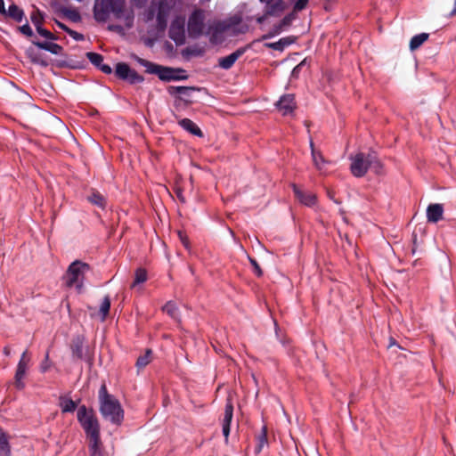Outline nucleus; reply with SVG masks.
Listing matches in <instances>:
<instances>
[{"mask_svg": "<svg viewBox=\"0 0 456 456\" xmlns=\"http://www.w3.org/2000/svg\"><path fill=\"white\" fill-rule=\"evenodd\" d=\"M250 48V45H248L243 47L238 48L236 51L232 53L231 54L221 57L218 60V65L221 69L228 70L230 69L236 61L240 58L248 49Z\"/></svg>", "mask_w": 456, "mask_h": 456, "instance_id": "9b49d317", "label": "nucleus"}, {"mask_svg": "<svg viewBox=\"0 0 456 456\" xmlns=\"http://www.w3.org/2000/svg\"><path fill=\"white\" fill-rule=\"evenodd\" d=\"M30 20H31L32 23L36 26V28L37 29V26H41V24L44 20V18H43L42 13L40 12V11L38 9H37L36 11H34L31 13Z\"/></svg>", "mask_w": 456, "mask_h": 456, "instance_id": "a19ab883", "label": "nucleus"}, {"mask_svg": "<svg viewBox=\"0 0 456 456\" xmlns=\"http://www.w3.org/2000/svg\"><path fill=\"white\" fill-rule=\"evenodd\" d=\"M444 207L439 203L428 205L427 208V219L429 223H437L443 219Z\"/></svg>", "mask_w": 456, "mask_h": 456, "instance_id": "f3484780", "label": "nucleus"}, {"mask_svg": "<svg viewBox=\"0 0 456 456\" xmlns=\"http://www.w3.org/2000/svg\"><path fill=\"white\" fill-rule=\"evenodd\" d=\"M163 312L168 314L171 318L177 320L179 318V310L177 305L172 302H167L163 307Z\"/></svg>", "mask_w": 456, "mask_h": 456, "instance_id": "f704fd0d", "label": "nucleus"}, {"mask_svg": "<svg viewBox=\"0 0 456 456\" xmlns=\"http://www.w3.org/2000/svg\"><path fill=\"white\" fill-rule=\"evenodd\" d=\"M55 23L56 25L62 30H64L65 32H68L69 28H68L65 24L58 21V20H55Z\"/></svg>", "mask_w": 456, "mask_h": 456, "instance_id": "bf43d9fd", "label": "nucleus"}, {"mask_svg": "<svg viewBox=\"0 0 456 456\" xmlns=\"http://www.w3.org/2000/svg\"><path fill=\"white\" fill-rule=\"evenodd\" d=\"M204 28V13L200 9L195 10L188 20V33L190 37L198 38Z\"/></svg>", "mask_w": 456, "mask_h": 456, "instance_id": "423d86ee", "label": "nucleus"}, {"mask_svg": "<svg viewBox=\"0 0 456 456\" xmlns=\"http://www.w3.org/2000/svg\"><path fill=\"white\" fill-rule=\"evenodd\" d=\"M307 4L308 0H297L294 4L293 12L297 13V12L304 10Z\"/></svg>", "mask_w": 456, "mask_h": 456, "instance_id": "09e8293b", "label": "nucleus"}, {"mask_svg": "<svg viewBox=\"0 0 456 456\" xmlns=\"http://www.w3.org/2000/svg\"><path fill=\"white\" fill-rule=\"evenodd\" d=\"M99 411L102 419L113 425L120 426L124 420V410L119 401L109 394L106 385L103 383L99 389Z\"/></svg>", "mask_w": 456, "mask_h": 456, "instance_id": "f257e3e1", "label": "nucleus"}, {"mask_svg": "<svg viewBox=\"0 0 456 456\" xmlns=\"http://www.w3.org/2000/svg\"><path fill=\"white\" fill-rule=\"evenodd\" d=\"M229 24V28L231 30H232L233 35L239 34V33H245L247 30V26H243L240 28H236L238 25L241 22V17L235 15L231 17L230 19L225 20Z\"/></svg>", "mask_w": 456, "mask_h": 456, "instance_id": "393cba45", "label": "nucleus"}, {"mask_svg": "<svg viewBox=\"0 0 456 456\" xmlns=\"http://www.w3.org/2000/svg\"><path fill=\"white\" fill-rule=\"evenodd\" d=\"M90 270V265L86 263L76 260L72 262L64 276L65 284L69 288L76 287L80 290L83 287V279L86 272Z\"/></svg>", "mask_w": 456, "mask_h": 456, "instance_id": "20e7f679", "label": "nucleus"}, {"mask_svg": "<svg viewBox=\"0 0 456 456\" xmlns=\"http://www.w3.org/2000/svg\"><path fill=\"white\" fill-rule=\"evenodd\" d=\"M152 351L151 349H147L142 355H140L137 358L135 366L140 370L146 367L152 360Z\"/></svg>", "mask_w": 456, "mask_h": 456, "instance_id": "2f4dec72", "label": "nucleus"}, {"mask_svg": "<svg viewBox=\"0 0 456 456\" xmlns=\"http://www.w3.org/2000/svg\"><path fill=\"white\" fill-rule=\"evenodd\" d=\"M29 361L30 358L28 356V351L26 350L21 354L14 376V386L17 389H23L25 387V384L22 380L25 378Z\"/></svg>", "mask_w": 456, "mask_h": 456, "instance_id": "1a4fd4ad", "label": "nucleus"}, {"mask_svg": "<svg viewBox=\"0 0 456 456\" xmlns=\"http://www.w3.org/2000/svg\"><path fill=\"white\" fill-rule=\"evenodd\" d=\"M351 160L350 170L355 177H362L369 168L376 174L381 173L382 164L375 153L365 154L359 152L354 157H352Z\"/></svg>", "mask_w": 456, "mask_h": 456, "instance_id": "f03ea898", "label": "nucleus"}, {"mask_svg": "<svg viewBox=\"0 0 456 456\" xmlns=\"http://www.w3.org/2000/svg\"><path fill=\"white\" fill-rule=\"evenodd\" d=\"M101 71H102L103 73L105 74H111L112 73V69L110 65H107V64H102L99 68H98Z\"/></svg>", "mask_w": 456, "mask_h": 456, "instance_id": "6e6d98bb", "label": "nucleus"}, {"mask_svg": "<svg viewBox=\"0 0 456 456\" xmlns=\"http://www.w3.org/2000/svg\"><path fill=\"white\" fill-rule=\"evenodd\" d=\"M11 450L6 433L0 428V456H10Z\"/></svg>", "mask_w": 456, "mask_h": 456, "instance_id": "a878e982", "label": "nucleus"}, {"mask_svg": "<svg viewBox=\"0 0 456 456\" xmlns=\"http://www.w3.org/2000/svg\"><path fill=\"white\" fill-rule=\"evenodd\" d=\"M77 404L70 398L61 397V407L62 412H73Z\"/></svg>", "mask_w": 456, "mask_h": 456, "instance_id": "c9c22d12", "label": "nucleus"}, {"mask_svg": "<svg viewBox=\"0 0 456 456\" xmlns=\"http://www.w3.org/2000/svg\"><path fill=\"white\" fill-rule=\"evenodd\" d=\"M3 352L6 356H9L11 354V348L9 346H4Z\"/></svg>", "mask_w": 456, "mask_h": 456, "instance_id": "e2e57ef3", "label": "nucleus"}, {"mask_svg": "<svg viewBox=\"0 0 456 456\" xmlns=\"http://www.w3.org/2000/svg\"><path fill=\"white\" fill-rule=\"evenodd\" d=\"M201 90L202 88L195 86H170L167 87V92L170 95L177 96L178 100L183 102L187 106L194 102L192 94Z\"/></svg>", "mask_w": 456, "mask_h": 456, "instance_id": "0eeeda50", "label": "nucleus"}, {"mask_svg": "<svg viewBox=\"0 0 456 456\" xmlns=\"http://www.w3.org/2000/svg\"><path fill=\"white\" fill-rule=\"evenodd\" d=\"M167 12L160 8L157 14V28L159 31H165L167 26Z\"/></svg>", "mask_w": 456, "mask_h": 456, "instance_id": "7c9ffc66", "label": "nucleus"}, {"mask_svg": "<svg viewBox=\"0 0 456 456\" xmlns=\"http://www.w3.org/2000/svg\"><path fill=\"white\" fill-rule=\"evenodd\" d=\"M262 4H271L272 2H274L275 0H259Z\"/></svg>", "mask_w": 456, "mask_h": 456, "instance_id": "69168bd1", "label": "nucleus"}, {"mask_svg": "<svg viewBox=\"0 0 456 456\" xmlns=\"http://www.w3.org/2000/svg\"><path fill=\"white\" fill-rule=\"evenodd\" d=\"M249 262L253 266L254 273L257 277H261L263 275V271L258 265L257 261L255 258L249 257Z\"/></svg>", "mask_w": 456, "mask_h": 456, "instance_id": "de8ad7c7", "label": "nucleus"}, {"mask_svg": "<svg viewBox=\"0 0 456 456\" xmlns=\"http://www.w3.org/2000/svg\"><path fill=\"white\" fill-rule=\"evenodd\" d=\"M169 37L176 45H183L185 43L184 19L176 17L170 25L168 31Z\"/></svg>", "mask_w": 456, "mask_h": 456, "instance_id": "6e6552de", "label": "nucleus"}, {"mask_svg": "<svg viewBox=\"0 0 456 456\" xmlns=\"http://www.w3.org/2000/svg\"><path fill=\"white\" fill-rule=\"evenodd\" d=\"M305 64H306V59H304L300 63H298V65H301V68L305 66Z\"/></svg>", "mask_w": 456, "mask_h": 456, "instance_id": "338daca9", "label": "nucleus"}, {"mask_svg": "<svg viewBox=\"0 0 456 456\" xmlns=\"http://www.w3.org/2000/svg\"><path fill=\"white\" fill-rule=\"evenodd\" d=\"M110 309V296H105L101 303L100 308H99V315L101 318V321L104 322L106 318L109 315Z\"/></svg>", "mask_w": 456, "mask_h": 456, "instance_id": "c756f323", "label": "nucleus"}, {"mask_svg": "<svg viewBox=\"0 0 456 456\" xmlns=\"http://www.w3.org/2000/svg\"><path fill=\"white\" fill-rule=\"evenodd\" d=\"M0 13L1 14H6V9H5V6H4V0H0Z\"/></svg>", "mask_w": 456, "mask_h": 456, "instance_id": "680f3d73", "label": "nucleus"}, {"mask_svg": "<svg viewBox=\"0 0 456 456\" xmlns=\"http://www.w3.org/2000/svg\"><path fill=\"white\" fill-rule=\"evenodd\" d=\"M33 45L37 46L40 49L45 50L47 52H50L53 54H61L62 53V46L52 42H41V41H32Z\"/></svg>", "mask_w": 456, "mask_h": 456, "instance_id": "4be33fe9", "label": "nucleus"}, {"mask_svg": "<svg viewBox=\"0 0 456 456\" xmlns=\"http://www.w3.org/2000/svg\"><path fill=\"white\" fill-rule=\"evenodd\" d=\"M63 14L72 21H78L80 20V14L77 10L74 9H62Z\"/></svg>", "mask_w": 456, "mask_h": 456, "instance_id": "ea45409f", "label": "nucleus"}, {"mask_svg": "<svg viewBox=\"0 0 456 456\" xmlns=\"http://www.w3.org/2000/svg\"><path fill=\"white\" fill-rule=\"evenodd\" d=\"M302 68H301V65H297L293 70H292V76L293 77H297L299 72L301 71Z\"/></svg>", "mask_w": 456, "mask_h": 456, "instance_id": "13d9d810", "label": "nucleus"}, {"mask_svg": "<svg viewBox=\"0 0 456 456\" xmlns=\"http://www.w3.org/2000/svg\"><path fill=\"white\" fill-rule=\"evenodd\" d=\"M178 236H179V239H180L181 242L183 243V245L186 248H189V240H188V237L186 236V234H184L183 232L179 231Z\"/></svg>", "mask_w": 456, "mask_h": 456, "instance_id": "5fc2aeb1", "label": "nucleus"}, {"mask_svg": "<svg viewBox=\"0 0 456 456\" xmlns=\"http://www.w3.org/2000/svg\"><path fill=\"white\" fill-rule=\"evenodd\" d=\"M87 200L92 204L98 206L102 208L105 207L106 201L104 197L98 191H93L90 195H88Z\"/></svg>", "mask_w": 456, "mask_h": 456, "instance_id": "72a5a7b5", "label": "nucleus"}, {"mask_svg": "<svg viewBox=\"0 0 456 456\" xmlns=\"http://www.w3.org/2000/svg\"><path fill=\"white\" fill-rule=\"evenodd\" d=\"M18 29L25 36L27 37H33L34 36V33H33V30L32 28H30V26L28 25V23L27 22L26 24L20 26L18 28Z\"/></svg>", "mask_w": 456, "mask_h": 456, "instance_id": "8fccbe9b", "label": "nucleus"}, {"mask_svg": "<svg viewBox=\"0 0 456 456\" xmlns=\"http://www.w3.org/2000/svg\"><path fill=\"white\" fill-rule=\"evenodd\" d=\"M37 31L40 36L44 37L46 39H50V40L57 39V37L51 31L47 30L46 28H43L42 26H37Z\"/></svg>", "mask_w": 456, "mask_h": 456, "instance_id": "37998d69", "label": "nucleus"}, {"mask_svg": "<svg viewBox=\"0 0 456 456\" xmlns=\"http://www.w3.org/2000/svg\"><path fill=\"white\" fill-rule=\"evenodd\" d=\"M297 40L296 37L289 36L286 37L281 38L277 42L273 43H265V46L273 49L275 51L282 52L287 46L290 45L291 44L295 43Z\"/></svg>", "mask_w": 456, "mask_h": 456, "instance_id": "6ab92c4d", "label": "nucleus"}, {"mask_svg": "<svg viewBox=\"0 0 456 456\" xmlns=\"http://www.w3.org/2000/svg\"><path fill=\"white\" fill-rule=\"evenodd\" d=\"M276 107L284 116L291 114L297 107L294 94H288L282 95L277 102Z\"/></svg>", "mask_w": 456, "mask_h": 456, "instance_id": "f8f14e48", "label": "nucleus"}, {"mask_svg": "<svg viewBox=\"0 0 456 456\" xmlns=\"http://www.w3.org/2000/svg\"><path fill=\"white\" fill-rule=\"evenodd\" d=\"M90 456H103L101 436L88 438Z\"/></svg>", "mask_w": 456, "mask_h": 456, "instance_id": "5701e85b", "label": "nucleus"}, {"mask_svg": "<svg viewBox=\"0 0 456 456\" xmlns=\"http://www.w3.org/2000/svg\"><path fill=\"white\" fill-rule=\"evenodd\" d=\"M283 28H285V27H281V23L279 22L277 25H274L273 31L270 32L267 35H264L262 37L261 40H265V39L270 38V37H273L275 35L280 34L282 31Z\"/></svg>", "mask_w": 456, "mask_h": 456, "instance_id": "a18cd8bd", "label": "nucleus"}, {"mask_svg": "<svg viewBox=\"0 0 456 456\" xmlns=\"http://www.w3.org/2000/svg\"><path fill=\"white\" fill-rule=\"evenodd\" d=\"M233 417V405L231 400H227L224 412V419L222 422L223 427V435L225 438V441H228L229 434H230V426L231 422Z\"/></svg>", "mask_w": 456, "mask_h": 456, "instance_id": "2eb2a0df", "label": "nucleus"}, {"mask_svg": "<svg viewBox=\"0 0 456 456\" xmlns=\"http://www.w3.org/2000/svg\"><path fill=\"white\" fill-rule=\"evenodd\" d=\"M297 18L296 12H292L286 16L283 17V19L280 21L281 23V27H289L292 23V21Z\"/></svg>", "mask_w": 456, "mask_h": 456, "instance_id": "c03bdc74", "label": "nucleus"}, {"mask_svg": "<svg viewBox=\"0 0 456 456\" xmlns=\"http://www.w3.org/2000/svg\"><path fill=\"white\" fill-rule=\"evenodd\" d=\"M111 12L108 0H102L94 6V19L99 22H105Z\"/></svg>", "mask_w": 456, "mask_h": 456, "instance_id": "ddd939ff", "label": "nucleus"}, {"mask_svg": "<svg viewBox=\"0 0 456 456\" xmlns=\"http://www.w3.org/2000/svg\"><path fill=\"white\" fill-rule=\"evenodd\" d=\"M87 59L91 61L92 64L99 68L102 64L103 57L100 53L88 52L86 53Z\"/></svg>", "mask_w": 456, "mask_h": 456, "instance_id": "4c0bfd02", "label": "nucleus"}, {"mask_svg": "<svg viewBox=\"0 0 456 456\" xmlns=\"http://www.w3.org/2000/svg\"><path fill=\"white\" fill-rule=\"evenodd\" d=\"M4 15L12 18L17 22H20L24 18V12L15 4H12L8 10H6V14Z\"/></svg>", "mask_w": 456, "mask_h": 456, "instance_id": "b1692460", "label": "nucleus"}, {"mask_svg": "<svg viewBox=\"0 0 456 456\" xmlns=\"http://www.w3.org/2000/svg\"><path fill=\"white\" fill-rule=\"evenodd\" d=\"M147 272L145 269L139 268L135 271L134 281L132 287H135L137 284L143 283L147 281Z\"/></svg>", "mask_w": 456, "mask_h": 456, "instance_id": "e433bc0d", "label": "nucleus"}, {"mask_svg": "<svg viewBox=\"0 0 456 456\" xmlns=\"http://www.w3.org/2000/svg\"><path fill=\"white\" fill-rule=\"evenodd\" d=\"M269 16H270V15H267L266 12L265 11L264 15H263V16H261V17H258V18L256 19L257 23H260V24H261V23H263V22L267 19V17H269Z\"/></svg>", "mask_w": 456, "mask_h": 456, "instance_id": "052dcab7", "label": "nucleus"}, {"mask_svg": "<svg viewBox=\"0 0 456 456\" xmlns=\"http://www.w3.org/2000/svg\"><path fill=\"white\" fill-rule=\"evenodd\" d=\"M115 76L122 80H126L130 84H140L144 81V77L132 69L126 62H118L116 65Z\"/></svg>", "mask_w": 456, "mask_h": 456, "instance_id": "39448f33", "label": "nucleus"}, {"mask_svg": "<svg viewBox=\"0 0 456 456\" xmlns=\"http://www.w3.org/2000/svg\"><path fill=\"white\" fill-rule=\"evenodd\" d=\"M456 15V0H454V7L452 11L449 13V16H455Z\"/></svg>", "mask_w": 456, "mask_h": 456, "instance_id": "0e129e2a", "label": "nucleus"}, {"mask_svg": "<svg viewBox=\"0 0 456 456\" xmlns=\"http://www.w3.org/2000/svg\"><path fill=\"white\" fill-rule=\"evenodd\" d=\"M211 27L216 29V33H219L221 35L231 30L229 24L225 20L217 21Z\"/></svg>", "mask_w": 456, "mask_h": 456, "instance_id": "58836bf2", "label": "nucleus"}, {"mask_svg": "<svg viewBox=\"0 0 456 456\" xmlns=\"http://www.w3.org/2000/svg\"><path fill=\"white\" fill-rule=\"evenodd\" d=\"M208 33L210 34V42L213 44H216L222 39V35L216 33V29H214L212 27H209Z\"/></svg>", "mask_w": 456, "mask_h": 456, "instance_id": "49530a36", "label": "nucleus"}, {"mask_svg": "<svg viewBox=\"0 0 456 456\" xmlns=\"http://www.w3.org/2000/svg\"><path fill=\"white\" fill-rule=\"evenodd\" d=\"M328 194H329V197H330L331 200H333V195H332V193L329 191V192H328Z\"/></svg>", "mask_w": 456, "mask_h": 456, "instance_id": "774afa93", "label": "nucleus"}, {"mask_svg": "<svg viewBox=\"0 0 456 456\" xmlns=\"http://www.w3.org/2000/svg\"><path fill=\"white\" fill-rule=\"evenodd\" d=\"M257 444L255 448L256 453H260L263 448L268 444L267 440V428L265 426L262 427L261 433L256 436Z\"/></svg>", "mask_w": 456, "mask_h": 456, "instance_id": "bb28decb", "label": "nucleus"}, {"mask_svg": "<svg viewBox=\"0 0 456 456\" xmlns=\"http://www.w3.org/2000/svg\"><path fill=\"white\" fill-rule=\"evenodd\" d=\"M286 9V4L283 0H275L269 4H265V11L267 15L278 17Z\"/></svg>", "mask_w": 456, "mask_h": 456, "instance_id": "aec40b11", "label": "nucleus"}, {"mask_svg": "<svg viewBox=\"0 0 456 456\" xmlns=\"http://www.w3.org/2000/svg\"><path fill=\"white\" fill-rule=\"evenodd\" d=\"M72 38H74L75 40H77V41H81L84 39V36L71 28L69 29V31L67 32Z\"/></svg>", "mask_w": 456, "mask_h": 456, "instance_id": "864d4df0", "label": "nucleus"}, {"mask_svg": "<svg viewBox=\"0 0 456 456\" xmlns=\"http://www.w3.org/2000/svg\"><path fill=\"white\" fill-rule=\"evenodd\" d=\"M49 368H50L49 354L47 353L45 360L42 362V363L40 365V370L44 373V372H46L49 370Z\"/></svg>", "mask_w": 456, "mask_h": 456, "instance_id": "3c124183", "label": "nucleus"}, {"mask_svg": "<svg viewBox=\"0 0 456 456\" xmlns=\"http://www.w3.org/2000/svg\"><path fill=\"white\" fill-rule=\"evenodd\" d=\"M85 337L82 335H77L71 339L69 348L71 350L72 358L74 361L84 359V348Z\"/></svg>", "mask_w": 456, "mask_h": 456, "instance_id": "4468645a", "label": "nucleus"}, {"mask_svg": "<svg viewBox=\"0 0 456 456\" xmlns=\"http://www.w3.org/2000/svg\"><path fill=\"white\" fill-rule=\"evenodd\" d=\"M136 61L141 66H142L146 69L145 71L147 73L155 74V75H157L159 73L160 65L153 63L150 61H147V60L140 58V57H136Z\"/></svg>", "mask_w": 456, "mask_h": 456, "instance_id": "c85d7f7f", "label": "nucleus"}, {"mask_svg": "<svg viewBox=\"0 0 456 456\" xmlns=\"http://www.w3.org/2000/svg\"><path fill=\"white\" fill-rule=\"evenodd\" d=\"M429 35L428 33H420L412 37L410 41V49L415 51L419 48L428 39Z\"/></svg>", "mask_w": 456, "mask_h": 456, "instance_id": "cd10ccee", "label": "nucleus"}, {"mask_svg": "<svg viewBox=\"0 0 456 456\" xmlns=\"http://www.w3.org/2000/svg\"><path fill=\"white\" fill-rule=\"evenodd\" d=\"M111 12L117 19L125 18L126 27L131 28L134 22V15L128 13L125 15V0H108Z\"/></svg>", "mask_w": 456, "mask_h": 456, "instance_id": "9d476101", "label": "nucleus"}, {"mask_svg": "<svg viewBox=\"0 0 456 456\" xmlns=\"http://www.w3.org/2000/svg\"><path fill=\"white\" fill-rule=\"evenodd\" d=\"M295 197L305 206L314 207L317 202V197L312 192L301 191L296 184H292Z\"/></svg>", "mask_w": 456, "mask_h": 456, "instance_id": "dca6fc26", "label": "nucleus"}, {"mask_svg": "<svg viewBox=\"0 0 456 456\" xmlns=\"http://www.w3.org/2000/svg\"><path fill=\"white\" fill-rule=\"evenodd\" d=\"M108 30L117 32L118 34H124V28L118 24H110L108 26Z\"/></svg>", "mask_w": 456, "mask_h": 456, "instance_id": "603ef678", "label": "nucleus"}, {"mask_svg": "<svg viewBox=\"0 0 456 456\" xmlns=\"http://www.w3.org/2000/svg\"><path fill=\"white\" fill-rule=\"evenodd\" d=\"M175 118H177V123L183 129L198 137H203L201 129L192 120L187 118H178L177 116H175Z\"/></svg>", "mask_w": 456, "mask_h": 456, "instance_id": "a211bd4d", "label": "nucleus"}, {"mask_svg": "<svg viewBox=\"0 0 456 456\" xmlns=\"http://www.w3.org/2000/svg\"><path fill=\"white\" fill-rule=\"evenodd\" d=\"M310 146H311V150H312V158H313L314 164L316 167V168L321 170L322 167V165L326 163V160L324 159L322 152L318 151L314 149L313 142H311Z\"/></svg>", "mask_w": 456, "mask_h": 456, "instance_id": "473e14b6", "label": "nucleus"}, {"mask_svg": "<svg viewBox=\"0 0 456 456\" xmlns=\"http://www.w3.org/2000/svg\"><path fill=\"white\" fill-rule=\"evenodd\" d=\"M175 69L160 65V69H159L157 76L159 77V78L160 80H163V81L181 80V79H185L187 77L186 76L179 77V76L175 75Z\"/></svg>", "mask_w": 456, "mask_h": 456, "instance_id": "412c9836", "label": "nucleus"}, {"mask_svg": "<svg viewBox=\"0 0 456 456\" xmlns=\"http://www.w3.org/2000/svg\"><path fill=\"white\" fill-rule=\"evenodd\" d=\"M28 55L33 63L39 64L43 67L48 66V62L45 60H42L37 54L34 53L32 50H28Z\"/></svg>", "mask_w": 456, "mask_h": 456, "instance_id": "79ce46f5", "label": "nucleus"}, {"mask_svg": "<svg viewBox=\"0 0 456 456\" xmlns=\"http://www.w3.org/2000/svg\"><path fill=\"white\" fill-rule=\"evenodd\" d=\"M77 418L87 438L100 436V423L93 409H88L86 405L79 406Z\"/></svg>", "mask_w": 456, "mask_h": 456, "instance_id": "7ed1b4c3", "label": "nucleus"}, {"mask_svg": "<svg viewBox=\"0 0 456 456\" xmlns=\"http://www.w3.org/2000/svg\"><path fill=\"white\" fill-rule=\"evenodd\" d=\"M175 194H176V197L179 199V200L181 202H183V203L185 202V198H184V196L183 194V191L180 188L175 190Z\"/></svg>", "mask_w": 456, "mask_h": 456, "instance_id": "4d7b16f0", "label": "nucleus"}]
</instances>
